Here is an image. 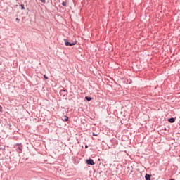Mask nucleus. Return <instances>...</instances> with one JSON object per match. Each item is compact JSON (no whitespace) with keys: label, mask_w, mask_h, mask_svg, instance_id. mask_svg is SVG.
I'll list each match as a JSON object with an SVG mask.
<instances>
[{"label":"nucleus","mask_w":180,"mask_h":180,"mask_svg":"<svg viewBox=\"0 0 180 180\" xmlns=\"http://www.w3.org/2000/svg\"><path fill=\"white\" fill-rule=\"evenodd\" d=\"M15 147H18V153L20 154L23 151V145L22 143L15 144Z\"/></svg>","instance_id":"f257e3e1"},{"label":"nucleus","mask_w":180,"mask_h":180,"mask_svg":"<svg viewBox=\"0 0 180 180\" xmlns=\"http://www.w3.org/2000/svg\"><path fill=\"white\" fill-rule=\"evenodd\" d=\"M61 96H67V95H68V91H67V89H63V90H61L60 92Z\"/></svg>","instance_id":"f03ea898"},{"label":"nucleus","mask_w":180,"mask_h":180,"mask_svg":"<svg viewBox=\"0 0 180 180\" xmlns=\"http://www.w3.org/2000/svg\"><path fill=\"white\" fill-rule=\"evenodd\" d=\"M64 41H65V46H75V44H76V43H75V42L71 43V42L68 41V39H64Z\"/></svg>","instance_id":"7ed1b4c3"},{"label":"nucleus","mask_w":180,"mask_h":180,"mask_svg":"<svg viewBox=\"0 0 180 180\" xmlns=\"http://www.w3.org/2000/svg\"><path fill=\"white\" fill-rule=\"evenodd\" d=\"M86 161L88 165H95V162H94L92 159H89V160H86Z\"/></svg>","instance_id":"20e7f679"},{"label":"nucleus","mask_w":180,"mask_h":180,"mask_svg":"<svg viewBox=\"0 0 180 180\" xmlns=\"http://www.w3.org/2000/svg\"><path fill=\"white\" fill-rule=\"evenodd\" d=\"M145 179L146 180H151V175L146 174L145 176Z\"/></svg>","instance_id":"39448f33"},{"label":"nucleus","mask_w":180,"mask_h":180,"mask_svg":"<svg viewBox=\"0 0 180 180\" xmlns=\"http://www.w3.org/2000/svg\"><path fill=\"white\" fill-rule=\"evenodd\" d=\"M168 122H169V123H174L175 122V118L171 117L168 120Z\"/></svg>","instance_id":"423d86ee"},{"label":"nucleus","mask_w":180,"mask_h":180,"mask_svg":"<svg viewBox=\"0 0 180 180\" xmlns=\"http://www.w3.org/2000/svg\"><path fill=\"white\" fill-rule=\"evenodd\" d=\"M85 99H86V101H87L88 102H89L90 101H92V98L89 97V96H86V97H85Z\"/></svg>","instance_id":"0eeeda50"},{"label":"nucleus","mask_w":180,"mask_h":180,"mask_svg":"<svg viewBox=\"0 0 180 180\" xmlns=\"http://www.w3.org/2000/svg\"><path fill=\"white\" fill-rule=\"evenodd\" d=\"M63 117H64V119H63L64 122H68V116L65 115Z\"/></svg>","instance_id":"6e6552de"},{"label":"nucleus","mask_w":180,"mask_h":180,"mask_svg":"<svg viewBox=\"0 0 180 180\" xmlns=\"http://www.w3.org/2000/svg\"><path fill=\"white\" fill-rule=\"evenodd\" d=\"M20 6H21L22 11H23L25 9V4H21Z\"/></svg>","instance_id":"1a4fd4ad"},{"label":"nucleus","mask_w":180,"mask_h":180,"mask_svg":"<svg viewBox=\"0 0 180 180\" xmlns=\"http://www.w3.org/2000/svg\"><path fill=\"white\" fill-rule=\"evenodd\" d=\"M62 5H63V6H67V4L64 1L62 3Z\"/></svg>","instance_id":"9d476101"},{"label":"nucleus","mask_w":180,"mask_h":180,"mask_svg":"<svg viewBox=\"0 0 180 180\" xmlns=\"http://www.w3.org/2000/svg\"><path fill=\"white\" fill-rule=\"evenodd\" d=\"M44 77L45 79H49V77L47 76H46V75H44Z\"/></svg>","instance_id":"9b49d317"},{"label":"nucleus","mask_w":180,"mask_h":180,"mask_svg":"<svg viewBox=\"0 0 180 180\" xmlns=\"http://www.w3.org/2000/svg\"><path fill=\"white\" fill-rule=\"evenodd\" d=\"M42 4H46V0H40Z\"/></svg>","instance_id":"f8f14e48"},{"label":"nucleus","mask_w":180,"mask_h":180,"mask_svg":"<svg viewBox=\"0 0 180 180\" xmlns=\"http://www.w3.org/2000/svg\"><path fill=\"white\" fill-rule=\"evenodd\" d=\"M93 136H98V134H95V132H93Z\"/></svg>","instance_id":"ddd939ff"},{"label":"nucleus","mask_w":180,"mask_h":180,"mask_svg":"<svg viewBox=\"0 0 180 180\" xmlns=\"http://www.w3.org/2000/svg\"><path fill=\"white\" fill-rule=\"evenodd\" d=\"M0 112H2V106L0 105Z\"/></svg>","instance_id":"4468645a"},{"label":"nucleus","mask_w":180,"mask_h":180,"mask_svg":"<svg viewBox=\"0 0 180 180\" xmlns=\"http://www.w3.org/2000/svg\"><path fill=\"white\" fill-rule=\"evenodd\" d=\"M85 148H88V145H86V146H85Z\"/></svg>","instance_id":"2eb2a0df"},{"label":"nucleus","mask_w":180,"mask_h":180,"mask_svg":"<svg viewBox=\"0 0 180 180\" xmlns=\"http://www.w3.org/2000/svg\"><path fill=\"white\" fill-rule=\"evenodd\" d=\"M16 20H20V19L18 18H16Z\"/></svg>","instance_id":"dca6fc26"}]
</instances>
